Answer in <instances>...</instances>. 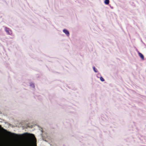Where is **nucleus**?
Returning a JSON list of instances; mask_svg holds the SVG:
<instances>
[{"label": "nucleus", "instance_id": "5", "mask_svg": "<svg viewBox=\"0 0 146 146\" xmlns=\"http://www.w3.org/2000/svg\"><path fill=\"white\" fill-rule=\"evenodd\" d=\"M104 3L106 5H108L109 3V0H105L104 1Z\"/></svg>", "mask_w": 146, "mask_h": 146}, {"label": "nucleus", "instance_id": "1", "mask_svg": "<svg viewBox=\"0 0 146 146\" xmlns=\"http://www.w3.org/2000/svg\"><path fill=\"white\" fill-rule=\"evenodd\" d=\"M27 134H28L29 136V138L28 141L29 143L30 144L33 143L34 142V140H35V142L36 143V139L35 138L34 135L32 134L27 133Z\"/></svg>", "mask_w": 146, "mask_h": 146}, {"label": "nucleus", "instance_id": "2", "mask_svg": "<svg viewBox=\"0 0 146 146\" xmlns=\"http://www.w3.org/2000/svg\"><path fill=\"white\" fill-rule=\"evenodd\" d=\"M5 30L8 34L9 35H11L12 34V32L9 28L5 27Z\"/></svg>", "mask_w": 146, "mask_h": 146}, {"label": "nucleus", "instance_id": "6", "mask_svg": "<svg viewBox=\"0 0 146 146\" xmlns=\"http://www.w3.org/2000/svg\"><path fill=\"white\" fill-rule=\"evenodd\" d=\"M100 80L102 82L104 81V80L102 77H101L100 78Z\"/></svg>", "mask_w": 146, "mask_h": 146}, {"label": "nucleus", "instance_id": "4", "mask_svg": "<svg viewBox=\"0 0 146 146\" xmlns=\"http://www.w3.org/2000/svg\"><path fill=\"white\" fill-rule=\"evenodd\" d=\"M138 53L139 56L143 60H144V56L140 52H139Z\"/></svg>", "mask_w": 146, "mask_h": 146}, {"label": "nucleus", "instance_id": "8", "mask_svg": "<svg viewBox=\"0 0 146 146\" xmlns=\"http://www.w3.org/2000/svg\"><path fill=\"white\" fill-rule=\"evenodd\" d=\"M9 133H10V134H13V135H17L16 134L14 133H11V132H9Z\"/></svg>", "mask_w": 146, "mask_h": 146}, {"label": "nucleus", "instance_id": "7", "mask_svg": "<svg viewBox=\"0 0 146 146\" xmlns=\"http://www.w3.org/2000/svg\"><path fill=\"white\" fill-rule=\"evenodd\" d=\"M93 69L95 72H97V70L96 69L95 67H93Z\"/></svg>", "mask_w": 146, "mask_h": 146}, {"label": "nucleus", "instance_id": "3", "mask_svg": "<svg viewBox=\"0 0 146 146\" xmlns=\"http://www.w3.org/2000/svg\"><path fill=\"white\" fill-rule=\"evenodd\" d=\"M63 32L68 36H69V33L68 31L66 29H64Z\"/></svg>", "mask_w": 146, "mask_h": 146}]
</instances>
